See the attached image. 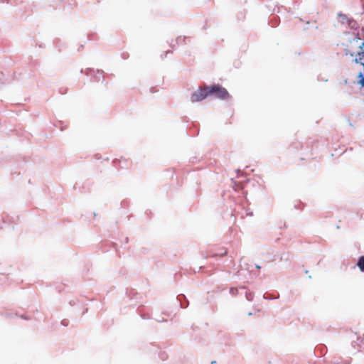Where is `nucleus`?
<instances>
[{
  "mask_svg": "<svg viewBox=\"0 0 364 364\" xmlns=\"http://www.w3.org/2000/svg\"><path fill=\"white\" fill-rule=\"evenodd\" d=\"M355 58H362V60H364V50L358 52Z\"/></svg>",
  "mask_w": 364,
  "mask_h": 364,
  "instance_id": "obj_10",
  "label": "nucleus"
},
{
  "mask_svg": "<svg viewBox=\"0 0 364 364\" xmlns=\"http://www.w3.org/2000/svg\"><path fill=\"white\" fill-rule=\"evenodd\" d=\"M237 293H238V289H237L233 288V287L230 288V294H232V296H235V295L237 294Z\"/></svg>",
  "mask_w": 364,
  "mask_h": 364,
  "instance_id": "obj_9",
  "label": "nucleus"
},
{
  "mask_svg": "<svg viewBox=\"0 0 364 364\" xmlns=\"http://www.w3.org/2000/svg\"><path fill=\"white\" fill-rule=\"evenodd\" d=\"M357 265L359 267L360 270L364 272V256H361L359 257Z\"/></svg>",
  "mask_w": 364,
  "mask_h": 364,
  "instance_id": "obj_4",
  "label": "nucleus"
},
{
  "mask_svg": "<svg viewBox=\"0 0 364 364\" xmlns=\"http://www.w3.org/2000/svg\"><path fill=\"white\" fill-rule=\"evenodd\" d=\"M347 25L351 28H355L357 27L356 21L351 18L348 22Z\"/></svg>",
  "mask_w": 364,
  "mask_h": 364,
  "instance_id": "obj_6",
  "label": "nucleus"
},
{
  "mask_svg": "<svg viewBox=\"0 0 364 364\" xmlns=\"http://www.w3.org/2000/svg\"><path fill=\"white\" fill-rule=\"evenodd\" d=\"M338 16L339 18V21L342 24H347L348 22L350 21V18H348V16L346 14H343L341 13H339L338 14Z\"/></svg>",
  "mask_w": 364,
  "mask_h": 364,
  "instance_id": "obj_3",
  "label": "nucleus"
},
{
  "mask_svg": "<svg viewBox=\"0 0 364 364\" xmlns=\"http://www.w3.org/2000/svg\"><path fill=\"white\" fill-rule=\"evenodd\" d=\"M358 77L360 78V80L358 81V83L362 86L364 87V75L360 72L358 75Z\"/></svg>",
  "mask_w": 364,
  "mask_h": 364,
  "instance_id": "obj_8",
  "label": "nucleus"
},
{
  "mask_svg": "<svg viewBox=\"0 0 364 364\" xmlns=\"http://www.w3.org/2000/svg\"><path fill=\"white\" fill-rule=\"evenodd\" d=\"M225 254H226V252H224V253H223V254H222L221 255L223 256V255H225Z\"/></svg>",
  "mask_w": 364,
  "mask_h": 364,
  "instance_id": "obj_16",
  "label": "nucleus"
},
{
  "mask_svg": "<svg viewBox=\"0 0 364 364\" xmlns=\"http://www.w3.org/2000/svg\"><path fill=\"white\" fill-rule=\"evenodd\" d=\"M207 89L208 96H215L221 100L229 97V93L227 90L218 85H213L210 87L207 86Z\"/></svg>",
  "mask_w": 364,
  "mask_h": 364,
  "instance_id": "obj_1",
  "label": "nucleus"
},
{
  "mask_svg": "<svg viewBox=\"0 0 364 364\" xmlns=\"http://www.w3.org/2000/svg\"><path fill=\"white\" fill-rule=\"evenodd\" d=\"M103 71L97 70L96 71V75L94 76L96 81H100L101 76H102Z\"/></svg>",
  "mask_w": 364,
  "mask_h": 364,
  "instance_id": "obj_7",
  "label": "nucleus"
},
{
  "mask_svg": "<svg viewBox=\"0 0 364 364\" xmlns=\"http://www.w3.org/2000/svg\"><path fill=\"white\" fill-rule=\"evenodd\" d=\"M245 297H246V299L249 301H251L253 300V298H254V294L252 292H250V291H246L245 292Z\"/></svg>",
  "mask_w": 364,
  "mask_h": 364,
  "instance_id": "obj_5",
  "label": "nucleus"
},
{
  "mask_svg": "<svg viewBox=\"0 0 364 364\" xmlns=\"http://www.w3.org/2000/svg\"><path fill=\"white\" fill-rule=\"evenodd\" d=\"M359 48L360 49V51L364 50V42H363L360 46Z\"/></svg>",
  "mask_w": 364,
  "mask_h": 364,
  "instance_id": "obj_14",
  "label": "nucleus"
},
{
  "mask_svg": "<svg viewBox=\"0 0 364 364\" xmlns=\"http://www.w3.org/2000/svg\"><path fill=\"white\" fill-rule=\"evenodd\" d=\"M252 314L251 312H250V313L248 314V315H249V316H251Z\"/></svg>",
  "mask_w": 364,
  "mask_h": 364,
  "instance_id": "obj_17",
  "label": "nucleus"
},
{
  "mask_svg": "<svg viewBox=\"0 0 364 364\" xmlns=\"http://www.w3.org/2000/svg\"><path fill=\"white\" fill-rule=\"evenodd\" d=\"M208 89L207 86L203 87H199V89L195 91L191 97V101L192 102H197L204 100L206 97H208Z\"/></svg>",
  "mask_w": 364,
  "mask_h": 364,
  "instance_id": "obj_2",
  "label": "nucleus"
},
{
  "mask_svg": "<svg viewBox=\"0 0 364 364\" xmlns=\"http://www.w3.org/2000/svg\"><path fill=\"white\" fill-rule=\"evenodd\" d=\"M256 268H257V269H260V266H259V265H256Z\"/></svg>",
  "mask_w": 364,
  "mask_h": 364,
  "instance_id": "obj_15",
  "label": "nucleus"
},
{
  "mask_svg": "<svg viewBox=\"0 0 364 364\" xmlns=\"http://www.w3.org/2000/svg\"><path fill=\"white\" fill-rule=\"evenodd\" d=\"M181 297H183H183H184V296H183V295H182V296H178V300H179V301H180V302H181V306H182L183 308H186V307L187 306V305L184 306V305L182 304L181 300Z\"/></svg>",
  "mask_w": 364,
  "mask_h": 364,
  "instance_id": "obj_12",
  "label": "nucleus"
},
{
  "mask_svg": "<svg viewBox=\"0 0 364 364\" xmlns=\"http://www.w3.org/2000/svg\"><path fill=\"white\" fill-rule=\"evenodd\" d=\"M184 39H185V38H182V37H181V36H180V37H178V38H177V43H181L182 41H184Z\"/></svg>",
  "mask_w": 364,
  "mask_h": 364,
  "instance_id": "obj_13",
  "label": "nucleus"
},
{
  "mask_svg": "<svg viewBox=\"0 0 364 364\" xmlns=\"http://www.w3.org/2000/svg\"><path fill=\"white\" fill-rule=\"evenodd\" d=\"M92 73H95V71L93 70H92V69H87L85 71V74L87 75H92Z\"/></svg>",
  "mask_w": 364,
  "mask_h": 364,
  "instance_id": "obj_11",
  "label": "nucleus"
}]
</instances>
